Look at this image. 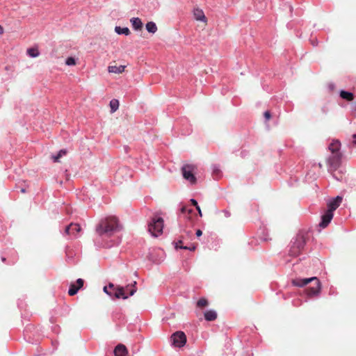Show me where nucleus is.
Here are the masks:
<instances>
[{
	"label": "nucleus",
	"mask_w": 356,
	"mask_h": 356,
	"mask_svg": "<svg viewBox=\"0 0 356 356\" xmlns=\"http://www.w3.org/2000/svg\"><path fill=\"white\" fill-rule=\"evenodd\" d=\"M119 229V220L115 216H108L102 218L96 227V232L100 236L104 234L111 236Z\"/></svg>",
	"instance_id": "1"
},
{
	"label": "nucleus",
	"mask_w": 356,
	"mask_h": 356,
	"mask_svg": "<svg viewBox=\"0 0 356 356\" xmlns=\"http://www.w3.org/2000/svg\"><path fill=\"white\" fill-rule=\"evenodd\" d=\"M312 282H314V286L307 289V294L309 297L318 296L321 290V284L316 277H312L309 278L297 277L293 279L291 281L292 284L298 287L305 286V285Z\"/></svg>",
	"instance_id": "2"
},
{
	"label": "nucleus",
	"mask_w": 356,
	"mask_h": 356,
	"mask_svg": "<svg viewBox=\"0 0 356 356\" xmlns=\"http://www.w3.org/2000/svg\"><path fill=\"white\" fill-rule=\"evenodd\" d=\"M104 291L111 297L127 299L134 294V285L127 286L126 288H118L115 287L113 284H109L104 287Z\"/></svg>",
	"instance_id": "3"
},
{
	"label": "nucleus",
	"mask_w": 356,
	"mask_h": 356,
	"mask_svg": "<svg viewBox=\"0 0 356 356\" xmlns=\"http://www.w3.org/2000/svg\"><path fill=\"white\" fill-rule=\"evenodd\" d=\"M164 220L160 216H154L148 224V232L152 237L157 238L162 235Z\"/></svg>",
	"instance_id": "4"
},
{
	"label": "nucleus",
	"mask_w": 356,
	"mask_h": 356,
	"mask_svg": "<svg viewBox=\"0 0 356 356\" xmlns=\"http://www.w3.org/2000/svg\"><path fill=\"white\" fill-rule=\"evenodd\" d=\"M305 245V238L303 233H298L291 242L289 254L293 257L298 255Z\"/></svg>",
	"instance_id": "5"
},
{
	"label": "nucleus",
	"mask_w": 356,
	"mask_h": 356,
	"mask_svg": "<svg viewBox=\"0 0 356 356\" xmlns=\"http://www.w3.org/2000/svg\"><path fill=\"white\" fill-rule=\"evenodd\" d=\"M341 154L340 152L331 154V155L327 159L328 171L334 172L337 170L341 165Z\"/></svg>",
	"instance_id": "6"
},
{
	"label": "nucleus",
	"mask_w": 356,
	"mask_h": 356,
	"mask_svg": "<svg viewBox=\"0 0 356 356\" xmlns=\"http://www.w3.org/2000/svg\"><path fill=\"white\" fill-rule=\"evenodd\" d=\"M194 166L193 165H184L181 168L183 177L191 184L196 183V177L193 174Z\"/></svg>",
	"instance_id": "7"
},
{
	"label": "nucleus",
	"mask_w": 356,
	"mask_h": 356,
	"mask_svg": "<svg viewBox=\"0 0 356 356\" xmlns=\"http://www.w3.org/2000/svg\"><path fill=\"white\" fill-rule=\"evenodd\" d=\"M171 341L174 346L181 348L186 343V334L181 331H177L171 336Z\"/></svg>",
	"instance_id": "8"
},
{
	"label": "nucleus",
	"mask_w": 356,
	"mask_h": 356,
	"mask_svg": "<svg viewBox=\"0 0 356 356\" xmlns=\"http://www.w3.org/2000/svg\"><path fill=\"white\" fill-rule=\"evenodd\" d=\"M342 202V197L337 196L334 198L330 200L327 202V211L333 213L341 204Z\"/></svg>",
	"instance_id": "9"
},
{
	"label": "nucleus",
	"mask_w": 356,
	"mask_h": 356,
	"mask_svg": "<svg viewBox=\"0 0 356 356\" xmlns=\"http://www.w3.org/2000/svg\"><path fill=\"white\" fill-rule=\"evenodd\" d=\"M333 213L326 211L321 216V221L319 223V227L323 229L325 228L331 222L333 218Z\"/></svg>",
	"instance_id": "10"
},
{
	"label": "nucleus",
	"mask_w": 356,
	"mask_h": 356,
	"mask_svg": "<svg viewBox=\"0 0 356 356\" xmlns=\"http://www.w3.org/2000/svg\"><path fill=\"white\" fill-rule=\"evenodd\" d=\"M115 356H127L128 351L126 346L123 344H118L113 350Z\"/></svg>",
	"instance_id": "11"
},
{
	"label": "nucleus",
	"mask_w": 356,
	"mask_h": 356,
	"mask_svg": "<svg viewBox=\"0 0 356 356\" xmlns=\"http://www.w3.org/2000/svg\"><path fill=\"white\" fill-rule=\"evenodd\" d=\"M193 16L197 21L207 22V17L202 9H200L198 8H194Z\"/></svg>",
	"instance_id": "12"
},
{
	"label": "nucleus",
	"mask_w": 356,
	"mask_h": 356,
	"mask_svg": "<svg viewBox=\"0 0 356 356\" xmlns=\"http://www.w3.org/2000/svg\"><path fill=\"white\" fill-rule=\"evenodd\" d=\"M81 231V227L79 225L76 223H71L65 228V232L67 234H75Z\"/></svg>",
	"instance_id": "13"
},
{
	"label": "nucleus",
	"mask_w": 356,
	"mask_h": 356,
	"mask_svg": "<svg viewBox=\"0 0 356 356\" xmlns=\"http://www.w3.org/2000/svg\"><path fill=\"white\" fill-rule=\"evenodd\" d=\"M341 143L339 140H333L328 146V149L331 152V154L339 152Z\"/></svg>",
	"instance_id": "14"
},
{
	"label": "nucleus",
	"mask_w": 356,
	"mask_h": 356,
	"mask_svg": "<svg viewBox=\"0 0 356 356\" xmlns=\"http://www.w3.org/2000/svg\"><path fill=\"white\" fill-rule=\"evenodd\" d=\"M204 318L207 321H213L215 319H216L217 313L215 310L210 309V310H207V312H205L204 314Z\"/></svg>",
	"instance_id": "15"
},
{
	"label": "nucleus",
	"mask_w": 356,
	"mask_h": 356,
	"mask_svg": "<svg viewBox=\"0 0 356 356\" xmlns=\"http://www.w3.org/2000/svg\"><path fill=\"white\" fill-rule=\"evenodd\" d=\"M124 68H125L124 65H120V66L111 65L108 67V72L110 73L120 74V73H122V72H124Z\"/></svg>",
	"instance_id": "16"
},
{
	"label": "nucleus",
	"mask_w": 356,
	"mask_h": 356,
	"mask_svg": "<svg viewBox=\"0 0 356 356\" xmlns=\"http://www.w3.org/2000/svg\"><path fill=\"white\" fill-rule=\"evenodd\" d=\"M124 175H126L127 177H128V173H127V169L122 168V169L118 170L115 173V180L117 181L121 182L120 178L122 177Z\"/></svg>",
	"instance_id": "17"
},
{
	"label": "nucleus",
	"mask_w": 356,
	"mask_h": 356,
	"mask_svg": "<svg viewBox=\"0 0 356 356\" xmlns=\"http://www.w3.org/2000/svg\"><path fill=\"white\" fill-rule=\"evenodd\" d=\"M146 30L150 33H155L157 31V26L153 22H149L146 24Z\"/></svg>",
	"instance_id": "18"
},
{
	"label": "nucleus",
	"mask_w": 356,
	"mask_h": 356,
	"mask_svg": "<svg viewBox=\"0 0 356 356\" xmlns=\"http://www.w3.org/2000/svg\"><path fill=\"white\" fill-rule=\"evenodd\" d=\"M340 97L347 101H352L353 99L354 95L350 92L341 90L340 92Z\"/></svg>",
	"instance_id": "19"
},
{
	"label": "nucleus",
	"mask_w": 356,
	"mask_h": 356,
	"mask_svg": "<svg viewBox=\"0 0 356 356\" xmlns=\"http://www.w3.org/2000/svg\"><path fill=\"white\" fill-rule=\"evenodd\" d=\"M110 108H111V113L115 112L119 107V101L116 99H113L111 100L109 104Z\"/></svg>",
	"instance_id": "20"
},
{
	"label": "nucleus",
	"mask_w": 356,
	"mask_h": 356,
	"mask_svg": "<svg viewBox=\"0 0 356 356\" xmlns=\"http://www.w3.org/2000/svg\"><path fill=\"white\" fill-rule=\"evenodd\" d=\"M115 31L119 35L124 34L125 35H127L130 34V31L127 27L122 28L120 26H115Z\"/></svg>",
	"instance_id": "21"
},
{
	"label": "nucleus",
	"mask_w": 356,
	"mask_h": 356,
	"mask_svg": "<svg viewBox=\"0 0 356 356\" xmlns=\"http://www.w3.org/2000/svg\"><path fill=\"white\" fill-rule=\"evenodd\" d=\"M79 290V287H78L75 283H72L70 286V289L68 291V294L70 296H74L77 293L78 291Z\"/></svg>",
	"instance_id": "22"
},
{
	"label": "nucleus",
	"mask_w": 356,
	"mask_h": 356,
	"mask_svg": "<svg viewBox=\"0 0 356 356\" xmlns=\"http://www.w3.org/2000/svg\"><path fill=\"white\" fill-rule=\"evenodd\" d=\"M181 243H182L181 240H179L177 243H175V248L176 249L180 248V249H184V250H189L191 251L195 250V247L194 245H192V246H183V245H180Z\"/></svg>",
	"instance_id": "23"
},
{
	"label": "nucleus",
	"mask_w": 356,
	"mask_h": 356,
	"mask_svg": "<svg viewBox=\"0 0 356 356\" xmlns=\"http://www.w3.org/2000/svg\"><path fill=\"white\" fill-rule=\"evenodd\" d=\"M193 210L187 207H182L181 209V213L184 218H189V215L191 213Z\"/></svg>",
	"instance_id": "24"
},
{
	"label": "nucleus",
	"mask_w": 356,
	"mask_h": 356,
	"mask_svg": "<svg viewBox=\"0 0 356 356\" xmlns=\"http://www.w3.org/2000/svg\"><path fill=\"white\" fill-rule=\"evenodd\" d=\"M67 151L65 149H61L56 156H52L51 159L54 162H59L60 158L63 156L66 155Z\"/></svg>",
	"instance_id": "25"
},
{
	"label": "nucleus",
	"mask_w": 356,
	"mask_h": 356,
	"mask_svg": "<svg viewBox=\"0 0 356 356\" xmlns=\"http://www.w3.org/2000/svg\"><path fill=\"white\" fill-rule=\"evenodd\" d=\"M27 54L31 57H37L39 56V51L36 48H29L27 49Z\"/></svg>",
	"instance_id": "26"
},
{
	"label": "nucleus",
	"mask_w": 356,
	"mask_h": 356,
	"mask_svg": "<svg viewBox=\"0 0 356 356\" xmlns=\"http://www.w3.org/2000/svg\"><path fill=\"white\" fill-rule=\"evenodd\" d=\"M208 305V301L207 299L204 298H200L197 302V306L200 308H202V307H204Z\"/></svg>",
	"instance_id": "27"
},
{
	"label": "nucleus",
	"mask_w": 356,
	"mask_h": 356,
	"mask_svg": "<svg viewBox=\"0 0 356 356\" xmlns=\"http://www.w3.org/2000/svg\"><path fill=\"white\" fill-rule=\"evenodd\" d=\"M143 27V23L138 17H135V31L139 30Z\"/></svg>",
	"instance_id": "28"
},
{
	"label": "nucleus",
	"mask_w": 356,
	"mask_h": 356,
	"mask_svg": "<svg viewBox=\"0 0 356 356\" xmlns=\"http://www.w3.org/2000/svg\"><path fill=\"white\" fill-rule=\"evenodd\" d=\"M65 64L67 65H76L75 59L72 57H69L67 58Z\"/></svg>",
	"instance_id": "29"
},
{
	"label": "nucleus",
	"mask_w": 356,
	"mask_h": 356,
	"mask_svg": "<svg viewBox=\"0 0 356 356\" xmlns=\"http://www.w3.org/2000/svg\"><path fill=\"white\" fill-rule=\"evenodd\" d=\"M75 284H76V285L78 287H79V289H80L81 288H82V287H83V284H84V281H83V279H81V278H79V279L76 280V283H75Z\"/></svg>",
	"instance_id": "30"
},
{
	"label": "nucleus",
	"mask_w": 356,
	"mask_h": 356,
	"mask_svg": "<svg viewBox=\"0 0 356 356\" xmlns=\"http://www.w3.org/2000/svg\"><path fill=\"white\" fill-rule=\"evenodd\" d=\"M264 115L266 120H270V118L271 117L270 113L268 111H265L264 113Z\"/></svg>",
	"instance_id": "31"
},
{
	"label": "nucleus",
	"mask_w": 356,
	"mask_h": 356,
	"mask_svg": "<svg viewBox=\"0 0 356 356\" xmlns=\"http://www.w3.org/2000/svg\"><path fill=\"white\" fill-rule=\"evenodd\" d=\"M191 202L195 208L197 207V205H198L197 202L195 199H191Z\"/></svg>",
	"instance_id": "32"
},
{
	"label": "nucleus",
	"mask_w": 356,
	"mask_h": 356,
	"mask_svg": "<svg viewBox=\"0 0 356 356\" xmlns=\"http://www.w3.org/2000/svg\"><path fill=\"white\" fill-rule=\"evenodd\" d=\"M352 138H353V141H352V143L353 145H356V134H353L352 136Z\"/></svg>",
	"instance_id": "33"
},
{
	"label": "nucleus",
	"mask_w": 356,
	"mask_h": 356,
	"mask_svg": "<svg viewBox=\"0 0 356 356\" xmlns=\"http://www.w3.org/2000/svg\"><path fill=\"white\" fill-rule=\"evenodd\" d=\"M223 213H224L225 217H227V218H229L230 216V215H231L229 211H228L227 210H224Z\"/></svg>",
	"instance_id": "34"
},
{
	"label": "nucleus",
	"mask_w": 356,
	"mask_h": 356,
	"mask_svg": "<svg viewBox=\"0 0 356 356\" xmlns=\"http://www.w3.org/2000/svg\"><path fill=\"white\" fill-rule=\"evenodd\" d=\"M202 232L200 229H197L196 231V236H202Z\"/></svg>",
	"instance_id": "35"
},
{
	"label": "nucleus",
	"mask_w": 356,
	"mask_h": 356,
	"mask_svg": "<svg viewBox=\"0 0 356 356\" xmlns=\"http://www.w3.org/2000/svg\"><path fill=\"white\" fill-rule=\"evenodd\" d=\"M196 209L197 210L199 215L200 216H202V211H201V209H200V207H199V205H197Z\"/></svg>",
	"instance_id": "36"
},
{
	"label": "nucleus",
	"mask_w": 356,
	"mask_h": 356,
	"mask_svg": "<svg viewBox=\"0 0 356 356\" xmlns=\"http://www.w3.org/2000/svg\"><path fill=\"white\" fill-rule=\"evenodd\" d=\"M218 172H219V170L216 167H214L213 168V172L214 173H218Z\"/></svg>",
	"instance_id": "37"
},
{
	"label": "nucleus",
	"mask_w": 356,
	"mask_h": 356,
	"mask_svg": "<svg viewBox=\"0 0 356 356\" xmlns=\"http://www.w3.org/2000/svg\"><path fill=\"white\" fill-rule=\"evenodd\" d=\"M3 33V28L0 25V35Z\"/></svg>",
	"instance_id": "38"
},
{
	"label": "nucleus",
	"mask_w": 356,
	"mask_h": 356,
	"mask_svg": "<svg viewBox=\"0 0 356 356\" xmlns=\"http://www.w3.org/2000/svg\"><path fill=\"white\" fill-rule=\"evenodd\" d=\"M187 235H192L193 233L191 231L186 232Z\"/></svg>",
	"instance_id": "39"
},
{
	"label": "nucleus",
	"mask_w": 356,
	"mask_h": 356,
	"mask_svg": "<svg viewBox=\"0 0 356 356\" xmlns=\"http://www.w3.org/2000/svg\"><path fill=\"white\" fill-rule=\"evenodd\" d=\"M20 191L24 193L26 192V190H25V188H21Z\"/></svg>",
	"instance_id": "40"
},
{
	"label": "nucleus",
	"mask_w": 356,
	"mask_h": 356,
	"mask_svg": "<svg viewBox=\"0 0 356 356\" xmlns=\"http://www.w3.org/2000/svg\"><path fill=\"white\" fill-rule=\"evenodd\" d=\"M6 259L5 257H1V261H2L3 262H5V261H6Z\"/></svg>",
	"instance_id": "41"
},
{
	"label": "nucleus",
	"mask_w": 356,
	"mask_h": 356,
	"mask_svg": "<svg viewBox=\"0 0 356 356\" xmlns=\"http://www.w3.org/2000/svg\"><path fill=\"white\" fill-rule=\"evenodd\" d=\"M130 22L134 25V18L130 19Z\"/></svg>",
	"instance_id": "42"
},
{
	"label": "nucleus",
	"mask_w": 356,
	"mask_h": 356,
	"mask_svg": "<svg viewBox=\"0 0 356 356\" xmlns=\"http://www.w3.org/2000/svg\"><path fill=\"white\" fill-rule=\"evenodd\" d=\"M318 166L320 168H322V164H321V163H318Z\"/></svg>",
	"instance_id": "43"
}]
</instances>
